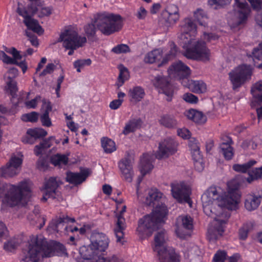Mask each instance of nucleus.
<instances>
[{"instance_id": "obj_1", "label": "nucleus", "mask_w": 262, "mask_h": 262, "mask_svg": "<svg viewBox=\"0 0 262 262\" xmlns=\"http://www.w3.org/2000/svg\"><path fill=\"white\" fill-rule=\"evenodd\" d=\"M163 194L157 189H151L146 198V204L155 207L154 210L149 214L144 215L138 221L137 232L141 236H147L156 230L160 223L164 222L168 214L166 206L160 200Z\"/></svg>"}, {"instance_id": "obj_2", "label": "nucleus", "mask_w": 262, "mask_h": 262, "mask_svg": "<svg viewBox=\"0 0 262 262\" xmlns=\"http://www.w3.org/2000/svg\"><path fill=\"white\" fill-rule=\"evenodd\" d=\"M27 254L22 259L24 262H39L40 257H50L61 256L66 253L64 245L56 241L48 242L46 238L33 236L30 239Z\"/></svg>"}, {"instance_id": "obj_3", "label": "nucleus", "mask_w": 262, "mask_h": 262, "mask_svg": "<svg viewBox=\"0 0 262 262\" xmlns=\"http://www.w3.org/2000/svg\"><path fill=\"white\" fill-rule=\"evenodd\" d=\"M31 193L27 180L20 182L18 185L5 183L0 186V198L3 205L10 207L18 205Z\"/></svg>"}, {"instance_id": "obj_4", "label": "nucleus", "mask_w": 262, "mask_h": 262, "mask_svg": "<svg viewBox=\"0 0 262 262\" xmlns=\"http://www.w3.org/2000/svg\"><path fill=\"white\" fill-rule=\"evenodd\" d=\"M206 195L209 202L216 201L219 207L230 210L236 208L240 197L238 194V186L234 185L231 187L229 184L227 192L220 187L212 186L208 189Z\"/></svg>"}, {"instance_id": "obj_5", "label": "nucleus", "mask_w": 262, "mask_h": 262, "mask_svg": "<svg viewBox=\"0 0 262 262\" xmlns=\"http://www.w3.org/2000/svg\"><path fill=\"white\" fill-rule=\"evenodd\" d=\"M97 29L105 36L119 32L123 26V19L118 14L103 12L94 15Z\"/></svg>"}, {"instance_id": "obj_6", "label": "nucleus", "mask_w": 262, "mask_h": 262, "mask_svg": "<svg viewBox=\"0 0 262 262\" xmlns=\"http://www.w3.org/2000/svg\"><path fill=\"white\" fill-rule=\"evenodd\" d=\"M183 48L185 49L183 55L188 59L207 61L209 59L210 52L203 41H195L190 39Z\"/></svg>"}, {"instance_id": "obj_7", "label": "nucleus", "mask_w": 262, "mask_h": 262, "mask_svg": "<svg viewBox=\"0 0 262 262\" xmlns=\"http://www.w3.org/2000/svg\"><path fill=\"white\" fill-rule=\"evenodd\" d=\"M86 38L78 34V32L72 30L67 29L62 32L58 38V42H63V46L70 50L69 55H72L74 50L82 47L86 42Z\"/></svg>"}, {"instance_id": "obj_8", "label": "nucleus", "mask_w": 262, "mask_h": 262, "mask_svg": "<svg viewBox=\"0 0 262 262\" xmlns=\"http://www.w3.org/2000/svg\"><path fill=\"white\" fill-rule=\"evenodd\" d=\"M252 74L251 66L245 64L239 65L230 71L228 75L233 90H235L241 87L250 79Z\"/></svg>"}, {"instance_id": "obj_9", "label": "nucleus", "mask_w": 262, "mask_h": 262, "mask_svg": "<svg viewBox=\"0 0 262 262\" xmlns=\"http://www.w3.org/2000/svg\"><path fill=\"white\" fill-rule=\"evenodd\" d=\"M228 213H222L221 215H217L214 217L216 224L212 228L208 230L207 238L209 241H215L223 236L225 231V225L230 217Z\"/></svg>"}, {"instance_id": "obj_10", "label": "nucleus", "mask_w": 262, "mask_h": 262, "mask_svg": "<svg viewBox=\"0 0 262 262\" xmlns=\"http://www.w3.org/2000/svg\"><path fill=\"white\" fill-rule=\"evenodd\" d=\"M172 196L179 203H190L191 189L184 182L172 183L170 185Z\"/></svg>"}, {"instance_id": "obj_11", "label": "nucleus", "mask_w": 262, "mask_h": 262, "mask_svg": "<svg viewBox=\"0 0 262 262\" xmlns=\"http://www.w3.org/2000/svg\"><path fill=\"white\" fill-rule=\"evenodd\" d=\"M178 142L174 139L167 138L160 142L158 150L156 153V157L158 159L168 158L174 155L178 150Z\"/></svg>"}, {"instance_id": "obj_12", "label": "nucleus", "mask_w": 262, "mask_h": 262, "mask_svg": "<svg viewBox=\"0 0 262 262\" xmlns=\"http://www.w3.org/2000/svg\"><path fill=\"white\" fill-rule=\"evenodd\" d=\"M23 162L21 158L12 156L5 167L0 168V177L5 178L12 177L18 173V168Z\"/></svg>"}, {"instance_id": "obj_13", "label": "nucleus", "mask_w": 262, "mask_h": 262, "mask_svg": "<svg viewBox=\"0 0 262 262\" xmlns=\"http://www.w3.org/2000/svg\"><path fill=\"white\" fill-rule=\"evenodd\" d=\"M234 11L237 20V26L246 24L250 14L251 9L247 2H242L240 0H234Z\"/></svg>"}, {"instance_id": "obj_14", "label": "nucleus", "mask_w": 262, "mask_h": 262, "mask_svg": "<svg viewBox=\"0 0 262 262\" xmlns=\"http://www.w3.org/2000/svg\"><path fill=\"white\" fill-rule=\"evenodd\" d=\"M168 75L179 80L187 79L191 73L190 68L181 61L173 63L167 70Z\"/></svg>"}, {"instance_id": "obj_15", "label": "nucleus", "mask_w": 262, "mask_h": 262, "mask_svg": "<svg viewBox=\"0 0 262 262\" xmlns=\"http://www.w3.org/2000/svg\"><path fill=\"white\" fill-rule=\"evenodd\" d=\"M261 199V189H257L256 191L247 194L244 202L245 208L249 211L256 210L260 205Z\"/></svg>"}, {"instance_id": "obj_16", "label": "nucleus", "mask_w": 262, "mask_h": 262, "mask_svg": "<svg viewBox=\"0 0 262 262\" xmlns=\"http://www.w3.org/2000/svg\"><path fill=\"white\" fill-rule=\"evenodd\" d=\"M126 207L124 205L119 213L117 215V222L115 224L114 231L117 238V242L122 243L124 236V230L126 229L125 220L123 216L126 211Z\"/></svg>"}, {"instance_id": "obj_17", "label": "nucleus", "mask_w": 262, "mask_h": 262, "mask_svg": "<svg viewBox=\"0 0 262 262\" xmlns=\"http://www.w3.org/2000/svg\"><path fill=\"white\" fill-rule=\"evenodd\" d=\"M119 167L125 180L131 182L133 180L134 172L130 156L128 154L118 163Z\"/></svg>"}, {"instance_id": "obj_18", "label": "nucleus", "mask_w": 262, "mask_h": 262, "mask_svg": "<svg viewBox=\"0 0 262 262\" xmlns=\"http://www.w3.org/2000/svg\"><path fill=\"white\" fill-rule=\"evenodd\" d=\"M188 145L194 161L195 167L198 171H201L204 168V166L202 162L200 161L202 160V156L201 154L199 143L195 139L192 138L189 140Z\"/></svg>"}, {"instance_id": "obj_19", "label": "nucleus", "mask_w": 262, "mask_h": 262, "mask_svg": "<svg viewBox=\"0 0 262 262\" xmlns=\"http://www.w3.org/2000/svg\"><path fill=\"white\" fill-rule=\"evenodd\" d=\"M154 84L156 88L160 89L166 96L171 97L173 95V89L169 82V77L157 76L155 78Z\"/></svg>"}, {"instance_id": "obj_20", "label": "nucleus", "mask_w": 262, "mask_h": 262, "mask_svg": "<svg viewBox=\"0 0 262 262\" xmlns=\"http://www.w3.org/2000/svg\"><path fill=\"white\" fill-rule=\"evenodd\" d=\"M90 170L88 168L81 169L80 172H73L70 171L66 173V181L74 185H78L83 182L88 177Z\"/></svg>"}, {"instance_id": "obj_21", "label": "nucleus", "mask_w": 262, "mask_h": 262, "mask_svg": "<svg viewBox=\"0 0 262 262\" xmlns=\"http://www.w3.org/2000/svg\"><path fill=\"white\" fill-rule=\"evenodd\" d=\"M91 243L97 252H104L108 248L109 239L107 236L102 233L93 234L91 238Z\"/></svg>"}, {"instance_id": "obj_22", "label": "nucleus", "mask_w": 262, "mask_h": 262, "mask_svg": "<svg viewBox=\"0 0 262 262\" xmlns=\"http://www.w3.org/2000/svg\"><path fill=\"white\" fill-rule=\"evenodd\" d=\"M160 262H181V256L176 250L169 247L157 254Z\"/></svg>"}, {"instance_id": "obj_23", "label": "nucleus", "mask_w": 262, "mask_h": 262, "mask_svg": "<svg viewBox=\"0 0 262 262\" xmlns=\"http://www.w3.org/2000/svg\"><path fill=\"white\" fill-rule=\"evenodd\" d=\"M58 186L56 178H50L44 184L45 192L42 201L46 202L49 198L55 199L56 195V191Z\"/></svg>"}, {"instance_id": "obj_24", "label": "nucleus", "mask_w": 262, "mask_h": 262, "mask_svg": "<svg viewBox=\"0 0 262 262\" xmlns=\"http://www.w3.org/2000/svg\"><path fill=\"white\" fill-rule=\"evenodd\" d=\"M162 15L167 23L175 24L180 18L179 9L176 5L169 4L163 11Z\"/></svg>"}, {"instance_id": "obj_25", "label": "nucleus", "mask_w": 262, "mask_h": 262, "mask_svg": "<svg viewBox=\"0 0 262 262\" xmlns=\"http://www.w3.org/2000/svg\"><path fill=\"white\" fill-rule=\"evenodd\" d=\"M5 51L11 54L13 58L10 57L7 55L6 53L3 51H0V60L4 63L9 64H13V63H16V60H20L22 58V55L20 52L17 50L15 48L12 47L11 48H5Z\"/></svg>"}, {"instance_id": "obj_26", "label": "nucleus", "mask_w": 262, "mask_h": 262, "mask_svg": "<svg viewBox=\"0 0 262 262\" xmlns=\"http://www.w3.org/2000/svg\"><path fill=\"white\" fill-rule=\"evenodd\" d=\"M47 132L42 128H29L27 135L23 137L22 141L25 143L33 144L34 140L45 137Z\"/></svg>"}, {"instance_id": "obj_27", "label": "nucleus", "mask_w": 262, "mask_h": 262, "mask_svg": "<svg viewBox=\"0 0 262 262\" xmlns=\"http://www.w3.org/2000/svg\"><path fill=\"white\" fill-rule=\"evenodd\" d=\"M251 92L253 97L250 102V106L252 108H256L262 103V80L253 85Z\"/></svg>"}, {"instance_id": "obj_28", "label": "nucleus", "mask_w": 262, "mask_h": 262, "mask_svg": "<svg viewBox=\"0 0 262 262\" xmlns=\"http://www.w3.org/2000/svg\"><path fill=\"white\" fill-rule=\"evenodd\" d=\"M75 222L74 218H71L68 216L60 217L58 219L52 220L49 225V228L52 230L59 233L64 230L67 223L69 222L74 223Z\"/></svg>"}, {"instance_id": "obj_29", "label": "nucleus", "mask_w": 262, "mask_h": 262, "mask_svg": "<svg viewBox=\"0 0 262 262\" xmlns=\"http://www.w3.org/2000/svg\"><path fill=\"white\" fill-rule=\"evenodd\" d=\"M42 114L40 117V120L42 125L45 127H51L52 125L51 118L49 117V113L52 111V106L49 100H42Z\"/></svg>"}, {"instance_id": "obj_30", "label": "nucleus", "mask_w": 262, "mask_h": 262, "mask_svg": "<svg viewBox=\"0 0 262 262\" xmlns=\"http://www.w3.org/2000/svg\"><path fill=\"white\" fill-rule=\"evenodd\" d=\"M226 140L220 145V152L223 155L225 160L229 161L232 159L234 156V150L231 145L233 142L231 138L226 137Z\"/></svg>"}, {"instance_id": "obj_31", "label": "nucleus", "mask_w": 262, "mask_h": 262, "mask_svg": "<svg viewBox=\"0 0 262 262\" xmlns=\"http://www.w3.org/2000/svg\"><path fill=\"white\" fill-rule=\"evenodd\" d=\"M143 123V121L140 118H131L125 124L122 133L127 135L130 133H134L141 127Z\"/></svg>"}, {"instance_id": "obj_32", "label": "nucleus", "mask_w": 262, "mask_h": 262, "mask_svg": "<svg viewBox=\"0 0 262 262\" xmlns=\"http://www.w3.org/2000/svg\"><path fill=\"white\" fill-rule=\"evenodd\" d=\"M153 168L151 157L148 154H143L140 160V171L142 176L150 172Z\"/></svg>"}, {"instance_id": "obj_33", "label": "nucleus", "mask_w": 262, "mask_h": 262, "mask_svg": "<svg viewBox=\"0 0 262 262\" xmlns=\"http://www.w3.org/2000/svg\"><path fill=\"white\" fill-rule=\"evenodd\" d=\"M79 253L84 259H92L96 258L98 252L91 243L89 246H83L79 249Z\"/></svg>"}, {"instance_id": "obj_34", "label": "nucleus", "mask_w": 262, "mask_h": 262, "mask_svg": "<svg viewBox=\"0 0 262 262\" xmlns=\"http://www.w3.org/2000/svg\"><path fill=\"white\" fill-rule=\"evenodd\" d=\"M128 95L130 101L137 103L144 98L145 93L144 89L141 86H136L129 90Z\"/></svg>"}, {"instance_id": "obj_35", "label": "nucleus", "mask_w": 262, "mask_h": 262, "mask_svg": "<svg viewBox=\"0 0 262 262\" xmlns=\"http://www.w3.org/2000/svg\"><path fill=\"white\" fill-rule=\"evenodd\" d=\"M155 244L153 250L157 254L167 248L164 246L165 243V231H160L156 233L154 237Z\"/></svg>"}, {"instance_id": "obj_36", "label": "nucleus", "mask_w": 262, "mask_h": 262, "mask_svg": "<svg viewBox=\"0 0 262 262\" xmlns=\"http://www.w3.org/2000/svg\"><path fill=\"white\" fill-rule=\"evenodd\" d=\"M187 118L193 122L201 124L206 121L205 116L201 112L194 109H190L185 112Z\"/></svg>"}, {"instance_id": "obj_37", "label": "nucleus", "mask_w": 262, "mask_h": 262, "mask_svg": "<svg viewBox=\"0 0 262 262\" xmlns=\"http://www.w3.org/2000/svg\"><path fill=\"white\" fill-rule=\"evenodd\" d=\"M24 23L28 29L37 33L39 35L43 34V30L38 24V21L32 18L31 17L27 18L26 20H24Z\"/></svg>"}, {"instance_id": "obj_38", "label": "nucleus", "mask_w": 262, "mask_h": 262, "mask_svg": "<svg viewBox=\"0 0 262 262\" xmlns=\"http://www.w3.org/2000/svg\"><path fill=\"white\" fill-rule=\"evenodd\" d=\"M163 52L160 49H155L148 53L144 57V62L153 63L160 61L162 58Z\"/></svg>"}, {"instance_id": "obj_39", "label": "nucleus", "mask_w": 262, "mask_h": 262, "mask_svg": "<svg viewBox=\"0 0 262 262\" xmlns=\"http://www.w3.org/2000/svg\"><path fill=\"white\" fill-rule=\"evenodd\" d=\"M6 84L5 91L6 93L11 96V100L12 101V99L15 98L17 96L18 88L17 82L15 80H6Z\"/></svg>"}, {"instance_id": "obj_40", "label": "nucleus", "mask_w": 262, "mask_h": 262, "mask_svg": "<svg viewBox=\"0 0 262 262\" xmlns=\"http://www.w3.org/2000/svg\"><path fill=\"white\" fill-rule=\"evenodd\" d=\"M160 124L167 128H174L177 126V121L172 116L164 115L159 120Z\"/></svg>"}, {"instance_id": "obj_41", "label": "nucleus", "mask_w": 262, "mask_h": 262, "mask_svg": "<svg viewBox=\"0 0 262 262\" xmlns=\"http://www.w3.org/2000/svg\"><path fill=\"white\" fill-rule=\"evenodd\" d=\"M101 143L105 153L111 154L116 150L115 142L107 137H103L101 139Z\"/></svg>"}, {"instance_id": "obj_42", "label": "nucleus", "mask_w": 262, "mask_h": 262, "mask_svg": "<svg viewBox=\"0 0 262 262\" xmlns=\"http://www.w3.org/2000/svg\"><path fill=\"white\" fill-rule=\"evenodd\" d=\"M129 74L128 69L124 66L120 68L119 75L117 79L116 85L118 88L123 85L124 82L129 79Z\"/></svg>"}, {"instance_id": "obj_43", "label": "nucleus", "mask_w": 262, "mask_h": 262, "mask_svg": "<svg viewBox=\"0 0 262 262\" xmlns=\"http://www.w3.org/2000/svg\"><path fill=\"white\" fill-rule=\"evenodd\" d=\"M256 163V162L255 160H252L243 164H235L233 165L232 168L236 172L246 173Z\"/></svg>"}, {"instance_id": "obj_44", "label": "nucleus", "mask_w": 262, "mask_h": 262, "mask_svg": "<svg viewBox=\"0 0 262 262\" xmlns=\"http://www.w3.org/2000/svg\"><path fill=\"white\" fill-rule=\"evenodd\" d=\"M94 21V16L92 19L91 23L84 27L85 33L89 39H92L96 36L97 27L96 24Z\"/></svg>"}, {"instance_id": "obj_45", "label": "nucleus", "mask_w": 262, "mask_h": 262, "mask_svg": "<svg viewBox=\"0 0 262 262\" xmlns=\"http://www.w3.org/2000/svg\"><path fill=\"white\" fill-rule=\"evenodd\" d=\"M51 163L55 166H59L61 164L67 165L69 161L68 157L64 155L57 154L51 158Z\"/></svg>"}, {"instance_id": "obj_46", "label": "nucleus", "mask_w": 262, "mask_h": 262, "mask_svg": "<svg viewBox=\"0 0 262 262\" xmlns=\"http://www.w3.org/2000/svg\"><path fill=\"white\" fill-rule=\"evenodd\" d=\"M194 18L195 20L201 26L204 27L206 26L207 22L206 20L208 18L204 10L201 9H198L196 11L194 12Z\"/></svg>"}, {"instance_id": "obj_47", "label": "nucleus", "mask_w": 262, "mask_h": 262, "mask_svg": "<svg viewBox=\"0 0 262 262\" xmlns=\"http://www.w3.org/2000/svg\"><path fill=\"white\" fill-rule=\"evenodd\" d=\"M191 87L194 93L201 94L205 93L206 91V84L201 80L193 81Z\"/></svg>"}, {"instance_id": "obj_48", "label": "nucleus", "mask_w": 262, "mask_h": 262, "mask_svg": "<svg viewBox=\"0 0 262 262\" xmlns=\"http://www.w3.org/2000/svg\"><path fill=\"white\" fill-rule=\"evenodd\" d=\"M249 176L246 178L248 183H251L255 180L262 178V166L260 168H256L248 173Z\"/></svg>"}, {"instance_id": "obj_49", "label": "nucleus", "mask_w": 262, "mask_h": 262, "mask_svg": "<svg viewBox=\"0 0 262 262\" xmlns=\"http://www.w3.org/2000/svg\"><path fill=\"white\" fill-rule=\"evenodd\" d=\"M92 64V60L90 58L81 59L75 60L73 62V66L78 73L81 72V69L85 66H89Z\"/></svg>"}, {"instance_id": "obj_50", "label": "nucleus", "mask_w": 262, "mask_h": 262, "mask_svg": "<svg viewBox=\"0 0 262 262\" xmlns=\"http://www.w3.org/2000/svg\"><path fill=\"white\" fill-rule=\"evenodd\" d=\"M178 48L177 46L173 44V47L171 48L169 52L163 58L161 62L158 64V67H161L166 64L171 58L176 56Z\"/></svg>"}, {"instance_id": "obj_51", "label": "nucleus", "mask_w": 262, "mask_h": 262, "mask_svg": "<svg viewBox=\"0 0 262 262\" xmlns=\"http://www.w3.org/2000/svg\"><path fill=\"white\" fill-rule=\"evenodd\" d=\"M192 231L184 229L181 226L177 227L175 232L177 236L181 239H185L191 236Z\"/></svg>"}, {"instance_id": "obj_52", "label": "nucleus", "mask_w": 262, "mask_h": 262, "mask_svg": "<svg viewBox=\"0 0 262 262\" xmlns=\"http://www.w3.org/2000/svg\"><path fill=\"white\" fill-rule=\"evenodd\" d=\"M250 230V226L246 223L244 224L238 230V237L241 240H246Z\"/></svg>"}, {"instance_id": "obj_53", "label": "nucleus", "mask_w": 262, "mask_h": 262, "mask_svg": "<svg viewBox=\"0 0 262 262\" xmlns=\"http://www.w3.org/2000/svg\"><path fill=\"white\" fill-rule=\"evenodd\" d=\"M193 220L189 215H186L182 217V225L184 229L192 231L193 229Z\"/></svg>"}, {"instance_id": "obj_54", "label": "nucleus", "mask_w": 262, "mask_h": 262, "mask_svg": "<svg viewBox=\"0 0 262 262\" xmlns=\"http://www.w3.org/2000/svg\"><path fill=\"white\" fill-rule=\"evenodd\" d=\"M252 54L254 59L262 60V42L259 43L257 47L253 49ZM258 67L262 69V63L259 64Z\"/></svg>"}, {"instance_id": "obj_55", "label": "nucleus", "mask_w": 262, "mask_h": 262, "mask_svg": "<svg viewBox=\"0 0 262 262\" xmlns=\"http://www.w3.org/2000/svg\"><path fill=\"white\" fill-rule=\"evenodd\" d=\"M227 257V253L225 251L219 250L214 254L212 262H225Z\"/></svg>"}, {"instance_id": "obj_56", "label": "nucleus", "mask_w": 262, "mask_h": 262, "mask_svg": "<svg viewBox=\"0 0 262 262\" xmlns=\"http://www.w3.org/2000/svg\"><path fill=\"white\" fill-rule=\"evenodd\" d=\"M38 119V114L35 112L25 114L22 115L21 119L25 122H36Z\"/></svg>"}, {"instance_id": "obj_57", "label": "nucleus", "mask_w": 262, "mask_h": 262, "mask_svg": "<svg viewBox=\"0 0 262 262\" xmlns=\"http://www.w3.org/2000/svg\"><path fill=\"white\" fill-rule=\"evenodd\" d=\"M112 52L117 54L126 53L130 52V49L128 45L122 43L113 48Z\"/></svg>"}, {"instance_id": "obj_58", "label": "nucleus", "mask_w": 262, "mask_h": 262, "mask_svg": "<svg viewBox=\"0 0 262 262\" xmlns=\"http://www.w3.org/2000/svg\"><path fill=\"white\" fill-rule=\"evenodd\" d=\"M208 3L213 9H217L229 3V0H209Z\"/></svg>"}, {"instance_id": "obj_59", "label": "nucleus", "mask_w": 262, "mask_h": 262, "mask_svg": "<svg viewBox=\"0 0 262 262\" xmlns=\"http://www.w3.org/2000/svg\"><path fill=\"white\" fill-rule=\"evenodd\" d=\"M18 246V244L15 241H10L5 243L4 245V249L8 252H13Z\"/></svg>"}, {"instance_id": "obj_60", "label": "nucleus", "mask_w": 262, "mask_h": 262, "mask_svg": "<svg viewBox=\"0 0 262 262\" xmlns=\"http://www.w3.org/2000/svg\"><path fill=\"white\" fill-rule=\"evenodd\" d=\"M183 99L187 102L196 103L198 101V97L191 93H186L183 95Z\"/></svg>"}, {"instance_id": "obj_61", "label": "nucleus", "mask_w": 262, "mask_h": 262, "mask_svg": "<svg viewBox=\"0 0 262 262\" xmlns=\"http://www.w3.org/2000/svg\"><path fill=\"white\" fill-rule=\"evenodd\" d=\"M18 74V71L16 68H10L7 72V76L6 80H15V79L17 76Z\"/></svg>"}, {"instance_id": "obj_62", "label": "nucleus", "mask_w": 262, "mask_h": 262, "mask_svg": "<svg viewBox=\"0 0 262 262\" xmlns=\"http://www.w3.org/2000/svg\"><path fill=\"white\" fill-rule=\"evenodd\" d=\"M55 65L54 63H48L46 68L40 74V76H43L47 74H50L53 72L55 69Z\"/></svg>"}, {"instance_id": "obj_63", "label": "nucleus", "mask_w": 262, "mask_h": 262, "mask_svg": "<svg viewBox=\"0 0 262 262\" xmlns=\"http://www.w3.org/2000/svg\"><path fill=\"white\" fill-rule=\"evenodd\" d=\"M177 133L179 136L184 139L189 138L191 135L190 131L186 128L178 129Z\"/></svg>"}, {"instance_id": "obj_64", "label": "nucleus", "mask_w": 262, "mask_h": 262, "mask_svg": "<svg viewBox=\"0 0 262 262\" xmlns=\"http://www.w3.org/2000/svg\"><path fill=\"white\" fill-rule=\"evenodd\" d=\"M37 167L40 170H45L48 168V163L44 158H39L37 162Z\"/></svg>"}]
</instances>
